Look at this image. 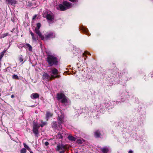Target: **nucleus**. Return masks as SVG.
Masks as SVG:
<instances>
[{"label": "nucleus", "mask_w": 153, "mask_h": 153, "mask_svg": "<svg viewBox=\"0 0 153 153\" xmlns=\"http://www.w3.org/2000/svg\"><path fill=\"white\" fill-rule=\"evenodd\" d=\"M115 102L114 101H110L109 103L106 104H104L100 103H96L97 105H96L95 109L92 110L91 111L93 112L94 111L97 112L100 111L102 110H105V108H108V107L110 108H112L114 105H115Z\"/></svg>", "instance_id": "1"}, {"label": "nucleus", "mask_w": 153, "mask_h": 153, "mask_svg": "<svg viewBox=\"0 0 153 153\" xmlns=\"http://www.w3.org/2000/svg\"><path fill=\"white\" fill-rule=\"evenodd\" d=\"M76 153H78L76 152Z\"/></svg>", "instance_id": "50"}, {"label": "nucleus", "mask_w": 153, "mask_h": 153, "mask_svg": "<svg viewBox=\"0 0 153 153\" xmlns=\"http://www.w3.org/2000/svg\"><path fill=\"white\" fill-rule=\"evenodd\" d=\"M65 153V151L64 150L61 151L59 152V153Z\"/></svg>", "instance_id": "40"}, {"label": "nucleus", "mask_w": 153, "mask_h": 153, "mask_svg": "<svg viewBox=\"0 0 153 153\" xmlns=\"http://www.w3.org/2000/svg\"><path fill=\"white\" fill-rule=\"evenodd\" d=\"M48 72L49 73L53 78H58L59 77V75H58V71L56 68L51 67L48 69Z\"/></svg>", "instance_id": "6"}, {"label": "nucleus", "mask_w": 153, "mask_h": 153, "mask_svg": "<svg viewBox=\"0 0 153 153\" xmlns=\"http://www.w3.org/2000/svg\"><path fill=\"white\" fill-rule=\"evenodd\" d=\"M12 78L13 79H19V77L18 76L16 75H13L12 76Z\"/></svg>", "instance_id": "33"}, {"label": "nucleus", "mask_w": 153, "mask_h": 153, "mask_svg": "<svg viewBox=\"0 0 153 153\" xmlns=\"http://www.w3.org/2000/svg\"><path fill=\"white\" fill-rule=\"evenodd\" d=\"M9 68H10V67H7V69H8Z\"/></svg>", "instance_id": "45"}, {"label": "nucleus", "mask_w": 153, "mask_h": 153, "mask_svg": "<svg viewBox=\"0 0 153 153\" xmlns=\"http://www.w3.org/2000/svg\"><path fill=\"white\" fill-rule=\"evenodd\" d=\"M30 34L32 36V38L33 40L34 41L36 40V39L33 33L31 31H30Z\"/></svg>", "instance_id": "29"}, {"label": "nucleus", "mask_w": 153, "mask_h": 153, "mask_svg": "<svg viewBox=\"0 0 153 153\" xmlns=\"http://www.w3.org/2000/svg\"><path fill=\"white\" fill-rule=\"evenodd\" d=\"M109 147L105 146L101 149V150L103 153H107L109 150Z\"/></svg>", "instance_id": "17"}, {"label": "nucleus", "mask_w": 153, "mask_h": 153, "mask_svg": "<svg viewBox=\"0 0 153 153\" xmlns=\"http://www.w3.org/2000/svg\"><path fill=\"white\" fill-rule=\"evenodd\" d=\"M83 141H84V140H83V139H78L77 140L76 142L79 144H81L83 143Z\"/></svg>", "instance_id": "28"}, {"label": "nucleus", "mask_w": 153, "mask_h": 153, "mask_svg": "<svg viewBox=\"0 0 153 153\" xmlns=\"http://www.w3.org/2000/svg\"><path fill=\"white\" fill-rule=\"evenodd\" d=\"M16 0H9L7 2L8 4H9L11 5L16 4Z\"/></svg>", "instance_id": "22"}, {"label": "nucleus", "mask_w": 153, "mask_h": 153, "mask_svg": "<svg viewBox=\"0 0 153 153\" xmlns=\"http://www.w3.org/2000/svg\"><path fill=\"white\" fill-rule=\"evenodd\" d=\"M33 131L36 136H38L37 135L39 134V129L40 127L39 125L37 123H36L34 121L33 123Z\"/></svg>", "instance_id": "7"}, {"label": "nucleus", "mask_w": 153, "mask_h": 153, "mask_svg": "<svg viewBox=\"0 0 153 153\" xmlns=\"http://www.w3.org/2000/svg\"><path fill=\"white\" fill-rule=\"evenodd\" d=\"M11 20L13 22H14L13 21V19H11Z\"/></svg>", "instance_id": "48"}, {"label": "nucleus", "mask_w": 153, "mask_h": 153, "mask_svg": "<svg viewBox=\"0 0 153 153\" xmlns=\"http://www.w3.org/2000/svg\"><path fill=\"white\" fill-rule=\"evenodd\" d=\"M55 34L53 32H47V34L45 36H43V39L42 40L46 41L47 40L50 39L52 38H54L55 37Z\"/></svg>", "instance_id": "8"}, {"label": "nucleus", "mask_w": 153, "mask_h": 153, "mask_svg": "<svg viewBox=\"0 0 153 153\" xmlns=\"http://www.w3.org/2000/svg\"><path fill=\"white\" fill-rule=\"evenodd\" d=\"M45 144L46 146H47L49 145V143L48 142H45Z\"/></svg>", "instance_id": "38"}, {"label": "nucleus", "mask_w": 153, "mask_h": 153, "mask_svg": "<svg viewBox=\"0 0 153 153\" xmlns=\"http://www.w3.org/2000/svg\"><path fill=\"white\" fill-rule=\"evenodd\" d=\"M52 127L56 128L58 127L57 123L56 122H53L52 123Z\"/></svg>", "instance_id": "25"}, {"label": "nucleus", "mask_w": 153, "mask_h": 153, "mask_svg": "<svg viewBox=\"0 0 153 153\" xmlns=\"http://www.w3.org/2000/svg\"><path fill=\"white\" fill-rule=\"evenodd\" d=\"M36 15H35L34 16H33V19H35L36 18Z\"/></svg>", "instance_id": "39"}, {"label": "nucleus", "mask_w": 153, "mask_h": 153, "mask_svg": "<svg viewBox=\"0 0 153 153\" xmlns=\"http://www.w3.org/2000/svg\"><path fill=\"white\" fill-rule=\"evenodd\" d=\"M132 152H133L131 150H129V151L128 152V153H132Z\"/></svg>", "instance_id": "43"}, {"label": "nucleus", "mask_w": 153, "mask_h": 153, "mask_svg": "<svg viewBox=\"0 0 153 153\" xmlns=\"http://www.w3.org/2000/svg\"><path fill=\"white\" fill-rule=\"evenodd\" d=\"M19 60L20 62H21L23 61V59L22 56H19Z\"/></svg>", "instance_id": "36"}, {"label": "nucleus", "mask_w": 153, "mask_h": 153, "mask_svg": "<svg viewBox=\"0 0 153 153\" xmlns=\"http://www.w3.org/2000/svg\"><path fill=\"white\" fill-rule=\"evenodd\" d=\"M5 52H6V51H4L3 52V53H5Z\"/></svg>", "instance_id": "46"}, {"label": "nucleus", "mask_w": 153, "mask_h": 153, "mask_svg": "<svg viewBox=\"0 0 153 153\" xmlns=\"http://www.w3.org/2000/svg\"><path fill=\"white\" fill-rule=\"evenodd\" d=\"M41 124L39 125L40 127H43L45 125H46L47 124V122H43L42 120H41L40 121Z\"/></svg>", "instance_id": "26"}, {"label": "nucleus", "mask_w": 153, "mask_h": 153, "mask_svg": "<svg viewBox=\"0 0 153 153\" xmlns=\"http://www.w3.org/2000/svg\"><path fill=\"white\" fill-rule=\"evenodd\" d=\"M46 61L49 66H56L58 65V59L54 56L53 55L48 56L47 58Z\"/></svg>", "instance_id": "4"}, {"label": "nucleus", "mask_w": 153, "mask_h": 153, "mask_svg": "<svg viewBox=\"0 0 153 153\" xmlns=\"http://www.w3.org/2000/svg\"><path fill=\"white\" fill-rule=\"evenodd\" d=\"M73 4L70 2L67 1H64L62 4H60L59 5V8L61 11L66 10L71 8Z\"/></svg>", "instance_id": "5"}, {"label": "nucleus", "mask_w": 153, "mask_h": 153, "mask_svg": "<svg viewBox=\"0 0 153 153\" xmlns=\"http://www.w3.org/2000/svg\"><path fill=\"white\" fill-rule=\"evenodd\" d=\"M80 50L78 48H77L76 47H74L73 51V52L74 53L75 55H78L79 53L80 52Z\"/></svg>", "instance_id": "15"}, {"label": "nucleus", "mask_w": 153, "mask_h": 153, "mask_svg": "<svg viewBox=\"0 0 153 153\" xmlns=\"http://www.w3.org/2000/svg\"><path fill=\"white\" fill-rule=\"evenodd\" d=\"M25 47L27 48L29 51H32V47L29 44L27 43L26 45L24 46Z\"/></svg>", "instance_id": "23"}, {"label": "nucleus", "mask_w": 153, "mask_h": 153, "mask_svg": "<svg viewBox=\"0 0 153 153\" xmlns=\"http://www.w3.org/2000/svg\"><path fill=\"white\" fill-rule=\"evenodd\" d=\"M117 102H120V101H117Z\"/></svg>", "instance_id": "49"}, {"label": "nucleus", "mask_w": 153, "mask_h": 153, "mask_svg": "<svg viewBox=\"0 0 153 153\" xmlns=\"http://www.w3.org/2000/svg\"><path fill=\"white\" fill-rule=\"evenodd\" d=\"M151 77H153V71H152V72L151 73Z\"/></svg>", "instance_id": "41"}, {"label": "nucleus", "mask_w": 153, "mask_h": 153, "mask_svg": "<svg viewBox=\"0 0 153 153\" xmlns=\"http://www.w3.org/2000/svg\"><path fill=\"white\" fill-rule=\"evenodd\" d=\"M6 0L7 1V2H8L9 0Z\"/></svg>", "instance_id": "47"}, {"label": "nucleus", "mask_w": 153, "mask_h": 153, "mask_svg": "<svg viewBox=\"0 0 153 153\" xmlns=\"http://www.w3.org/2000/svg\"><path fill=\"white\" fill-rule=\"evenodd\" d=\"M100 131L98 130L96 131L94 133L95 136L96 137H99L100 136Z\"/></svg>", "instance_id": "24"}, {"label": "nucleus", "mask_w": 153, "mask_h": 153, "mask_svg": "<svg viewBox=\"0 0 153 153\" xmlns=\"http://www.w3.org/2000/svg\"><path fill=\"white\" fill-rule=\"evenodd\" d=\"M30 151V153H33V152L32 151Z\"/></svg>", "instance_id": "44"}, {"label": "nucleus", "mask_w": 153, "mask_h": 153, "mask_svg": "<svg viewBox=\"0 0 153 153\" xmlns=\"http://www.w3.org/2000/svg\"><path fill=\"white\" fill-rule=\"evenodd\" d=\"M72 2H76L78 1V0H69Z\"/></svg>", "instance_id": "37"}, {"label": "nucleus", "mask_w": 153, "mask_h": 153, "mask_svg": "<svg viewBox=\"0 0 153 153\" xmlns=\"http://www.w3.org/2000/svg\"><path fill=\"white\" fill-rule=\"evenodd\" d=\"M56 98L63 105L66 106L70 104V100L63 94H57Z\"/></svg>", "instance_id": "2"}, {"label": "nucleus", "mask_w": 153, "mask_h": 153, "mask_svg": "<svg viewBox=\"0 0 153 153\" xmlns=\"http://www.w3.org/2000/svg\"><path fill=\"white\" fill-rule=\"evenodd\" d=\"M41 27V24L40 23H38L37 24V29H39Z\"/></svg>", "instance_id": "35"}, {"label": "nucleus", "mask_w": 153, "mask_h": 153, "mask_svg": "<svg viewBox=\"0 0 153 153\" xmlns=\"http://www.w3.org/2000/svg\"><path fill=\"white\" fill-rule=\"evenodd\" d=\"M43 76L44 78L48 80L52 79H53V78L51 77V75L50 76L48 74L46 73H45L43 74Z\"/></svg>", "instance_id": "19"}, {"label": "nucleus", "mask_w": 153, "mask_h": 153, "mask_svg": "<svg viewBox=\"0 0 153 153\" xmlns=\"http://www.w3.org/2000/svg\"><path fill=\"white\" fill-rule=\"evenodd\" d=\"M65 134V133L61 131L57 135V137L59 139H62Z\"/></svg>", "instance_id": "13"}, {"label": "nucleus", "mask_w": 153, "mask_h": 153, "mask_svg": "<svg viewBox=\"0 0 153 153\" xmlns=\"http://www.w3.org/2000/svg\"><path fill=\"white\" fill-rule=\"evenodd\" d=\"M52 114L50 113L49 112L47 111L46 114V119L48 120V119L52 116Z\"/></svg>", "instance_id": "20"}, {"label": "nucleus", "mask_w": 153, "mask_h": 153, "mask_svg": "<svg viewBox=\"0 0 153 153\" xmlns=\"http://www.w3.org/2000/svg\"><path fill=\"white\" fill-rule=\"evenodd\" d=\"M30 97L33 99H36L39 98V95L37 93H33L31 95Z\"/></svg>", "instance_id": "18"}, {"label": "nucleus", "mask_w": 153, "mask_h": 153, "mask_svg": "<svg viewBox=\"0 0 153 153\" xmlns=\"http://www.w3.org/2000/svg\"><path fill=\"white\" fill-rule=\"evenodd\" d=\"M35 32L39 36V37L42 40L43 39V36H42L41 33L39 29L36 28L35 30Z\"/></svg>", "instance_id": "14"}, {"label": "nucleus", "mask_w": 153, "mask_h": 153, "mask_svg": "<svg viewBox=\"0 0 153 153\" xmlns=\"http://www.w3.org/2000/svg\"><path fill=\"white\" fill-rule=\"evenodd\" d=\"M80 29L82 30L87 35L89 36L90 35V33L88 32V29L85 27L83 26L81 27L80 28Z\"/></svg>", "instance_id": "12"}, {"label": "nucleus", "mask_w": 153, "mask_h": 153, "mask_svg": "<svg viewBox=\"0 0 153 153\" xmlns=\"http://www.w3.org/2000/svg\"><path fill=\"white\" fill-rule=\"evenodd\" d=\"M11 98H14V95H11Z\"/></svg>", "instance_id": "42"}, {"label": "nucleus", "mask_w": 153, "mask_h": 153, "mask_svg": "<svg viewBox=\"0 0 153 153\" xmlns=\"http://www.w3.org/2000/svg\"><path fill=\"white\" fill-rule=\"evenodd\" d=\"M4 54V53H3V52H2L1 53H0V61L3 57Z\"/></svg>", "instance_id": "34"}, {"label": "nucleus", "mask_w": 153, "mask_h": 153, "mask_svg": "<svg viewBox=\"0 0 153 153\" xmlns=\"http://www.w3.org/2000/svg\"><path fill=\"white\" fill-rule=\"evenodd\" d=\"M56 98L63 105L66 106L70 104V100L63 94H57Z\"/></svg>", "instance_id": "3"}, {"label": "nucleus", "mask_w": 153, "mask_h": 153, "mask_svg": "<svg viewBox=\"0 0 153 153\" xmlns=\"http://www.w3.org/2000/svg\"><path fill=\"white\" fill-rule=\"evenodd\" d=\"M85 54H88V55H90L91 54L87 51H85V52L84 53H82V55L84 56H86Z\"/></svg>", "instance_id": "32"}, {"label": "nucleus", "mask_w": 153, "mask_h": 153, "mask_svg": "<svg viewBox=\"0 0 153 153\" xmlns=\"http://www.w3.org/2000/svg\"><path fill=\"white\" fill-rule=\"evenodd\" d=\"M23 145L24 147L26 149H27L28 151H31V149L25 143H24Z\"/></svg>", "instance_id": "27"}, {"label": "nucleus", "mask_w": 153, "mask_h": 153, "mask_svg": "<svg viewBox=\"0 0 153 153\" xmlns=\"http://www.w3.org/2000/svg\"><path fill=\"white\" fill-rule=\"evenodd\" d=\"M68 138L70 140L72 141H75L76 140V138L71 135H69L68 136Z\"/></svg>", "instance_id": "21"}, {"label": "nucleus", "mask_w": 153, "mask_h": 153, "mask_svg": "<svg viewBox=\"0 0 153 153\" xmlns=\"http://www.w3.org/2000/svg\"><path fill=\"white\" fill-rule=\"evenodd\" d=\"M65 149V147L64 146L63 144L58 145L57 146V147L56 149V150L57 151H59L60 150H63Z\"/></svg>", "instance_id": "16"}, {"label": "nucleus", "mask_w": 153, "mask_h": 153, "mask_svg": "<svg viewBox=\"0 0 153 153\" xmlns=\"http://www.w3.org/2000/svg\"><path fill=\"white\" fill-rule=\"evenodd\" d=\"M46 18L49 23H51L53 20L54 16L52 14H48L46 16Z\"/></svg>", "instance_id": "11"}, {"label": "nucleus", "mask_w": 153, "mask_h": 153, "mask_svg": "<svg viewBox=\"0 0 153 153\" xmlns=\"http://www.w3.org/2000/svg\"><path fill=\"white\" fill-rule=\"evenodd\" d=\"M128 93L126 91H125L121 94V95L122 98L121 101L122 102L124 101L125 100L128 98Z\"/></svg>", "instance_id": "10"}, {"label": "nucleus", "mask_w": 153, "mask_h": 153, "mask_svg": "<svg viewBox=\"0 0 153 153\" xmlns=\"http://www.w3.org/2000/svg\"><path fill=\"white\" fill-rule=\"evenodd\" d=\"M64 119V115L63 114H62L60 116H58V123L59 125L58 126L59 127L61 128L62 127V124L63 123Z\"/></svg>", "instance_id": "9"}, {"label": "nucleus", "mask_w": 153, "mask_h": 153, "mask_svg": "<svg viewBox=\"0 0 153 153\" xmlns=\"http://www.w3.org/2000/svg\"><path fill=\"white\" fill-rule=\"evenodd\" d=\"M27 152L26 149L25 148H22L20 150L21 153H25Z\"/></svg>", "instance_id": "30"}, {"label": "nucleus", "mask_w": 153, "mask_h": 153, "mask_svg": "<svg viewBox=\"0 0 153 153\" xmlns=\"http://www.w3.org/2000/svg\"><path fill=\"white\" fill-rule=\"evenodd\" d=\"M8 35V33H4V34H2L1 36V38H4L5 37L7 36Z\"/></svg>", "instance_id": "31"}]
</instances>
